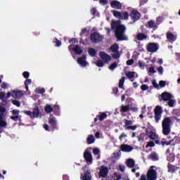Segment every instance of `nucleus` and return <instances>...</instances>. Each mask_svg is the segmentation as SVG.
Returning a JSON list of instances; mask_svg holds the SVG:
<instances>
[{
	"mask_svg": "<svg viewBox=\"0 0 180 180\" xmlns=\"http://www.w3.org/2000/svg\"><path fill=\"white\" fill-rule=\"evenodd\" d=\"M111 29L115 30V35L118 41L129 40V38L124 34L126 33V26L119 24L117 21H113L111 22Z\"/></svg>",
	"mask_w": 180,
	"mask_h": 180,
	"instance_id": "obj_1",
	"label": "nucleus"
},
{
	"mask_svg": "<svg viewBox=\"0 0 180 180\" xmlns=\"http://www.w3.org/2000/svg\"><path fill=\"white\" fill-rule=\"evenodd\" d=\"M172 123V120L170 117H167L164 118L162 122V134L165 136H168L169 133H171V124Z\"/></svg>",
	"mask_w": 180,
	"mask_h": 180,
	"instance_id": "obj_2",
	"label": "nucleus"
},
{
	"mask_svg": "<svg viewBox=\"0 0 180 180\" xmlns=\"http://www.w3.org/2000/svg\"><path fill=\"white\" fill-rule=\"evenodd\" d=\"M68 50L70 53H71V54H72V53H75V54H76L77 56H80V54L84 52V50L81 49V46H79V45L70 44L68 46Z\"/></svg>",
	"mask_w": 180,
	"mask_h": 180,
	"instance_id": "obj_3",
	"label": "nucleus"
},
{
	"mask_svg": "<svg viewBox=\"0 0 180 180\" xmlns=\"http://www.w3.org/2000/svg\"><path fill=\"white\" fill-rule=\"evenodd\" d=\"M164 110H162V107L161 105H157L154 109L155 120L156 123H158L161 120L162 115Z\"/></svg>",
	"mask_w": 180,
	"mask_h": 180,
	"instance_id": "obj_4",
	"label": "nucleus"
},
{
	"mask_svg": "<svg viewBox=\"0 0 180 180\" xmlns=\"http://www.w3.org/2000/svg\"><path fill=\"white\" fill-rule=\"evenodd\" d=\"M23 113L26 115L27 116H30L31 119H34V117H39L40 115V109H39V107H35L33 108V111H27V110H24Z\"/></svg>",
	"mask_w": 180,
	"mask_h": 180,
	"instance_id": "obj_5",
	"label": "nucleus"
},
{
	"mask_svg": "<svg viewBox=\"0 0 180 180\" xmlns=\"http://www.w3.org/2000/svg\"><path fill=\"white\" fill-rule=\"evenodd\" d=\"M153 168H155V166H151L147 172L146 177L148 180H157V171Z\"/></svg>",
	"mask_w": 180,
	"mask_h": 180,
	"instance_id": "obj_6",
	"label": "nucleus"
},
{
	"mask_svg": "<svg viewBox=\"0 0 180 180\" xmlns=\"http://www.w3.org/2000/svg\"><path fill=\"white\" fill-rule=\"evenodd\" d=\"M122 122L124 124V127L125 130L134 131L137 129V125L131 126V124H133L132 120H128L127 119H124L122 120Z\"/></svg>",
	"mask_w": 180,
	"mask_h": 180,
	"instance_id": "obj_7",
	"label": "nucleus"
},
{
	"mask_svg": "<svg viewBox=\"0 0 180 180\" xmlns=\"http://www.w3.org/2000/svg\"><path fill=\"white\" fill-rule=\"evenodd\" d=\"M90 39L93 43H99L100 41H102L103 38L102 37V35H101L99 33L94 32L90 35Z\"/></svg>",
	"mask_w": 180,
	"mask_h": 180,
	"instance_id": "obj_8",
	"label": "nucleus"
},
{
	"mask_svg": "<svg viewBox=\"0 0 180 180\" xmlns=\"http://www.w3.org/2000/svg\"><path fill=\"white\" fill-rule=\"evenodd\" d=\"M130 17L133 22H137L141 18V14L137 10H132L130 13Z\"/></svg>",
	"mask_w": 180,
	"mask_h": 180,
	"instance_id": "obj_9",
	"label": "nucleus"
},
{
	"mask_svg": "<svg viewBox=\"0 0 180 180\" xmlns=\"http://www.w3.org/2000/svg\"><path fill=\"white\" fill-rule=\"evenodd\" d=\"M146 50L149 53H155L158 50V45L156 43L150 42L148 44Z\"/></svg>",
	"mask_w": 180,
	"mask_h": 180,
	"instance_id": "obj_10",
	"label": "nucleus"
},
{
	"mask_svg": "<svg viewBox=\"0 0 180 180\" xmlns=\"http://www.w3.org/2000/svg\"><path fill=\"white\" fill-rule=\"evenodd\" d=\"M108 174H109V169L105 166H101L99 176H101V178H106V176H108Z\"/></svg>",
	"mask_w": 180,
	"mask_h": 180,
	"instance_id": "obj_11",
	"label": "nucleus"
},
{
	"mask_svg": "<svg viewBox=\"0 0 180 180\" xmlns=\"http://www.w3.org/2000/svg\"><path fill=\"white\" fill-rule=\"evenodd\" d=\"M99 56L103 63H108L112 60V57L103 51L100 52Z\"/></svg>",
	"mask_w": 180,
	"mask_h": 180,
	"instance_id": "obj_12",
	"label": "nucleus"
},
{
	"mask_svg": "<svg viewBox=\"0 0 180 180\" xmlns=\"http://www.w3.org/2000/svg\"><path fill=\"white\" fill-rule=\"evenodd\" d=\"M160 98H162V101H164V102H168L169 99H172L173 96L171 93L165 91L160 95Z\"/></svg>",
	"mask_w": 180,
	"mask_h": 180,
	"instance_id": "obj_13",
	"label": "nucleus"
},
{
	"mask_svg": "<svg viewBox=\"0 0 180 180\" xmlns=\"http://www.w3.org/2000/svg\"><path fill=\"white\" fill-rule=\"evenodd\" d=\"M106 117H108V114H106V112H99L98 115H96V117L94 118V123H96L98 120L103 122Z\"/></svg>",
	"mask_w": 180,
	"mask_h": 180,
	"instance_id": "obj_14",
	"label": "nucleus"
},
{
	"mask_svg": "<svg viewBox=\"0 0 180 180\" xmlns=\"http://www.w3.org/2000/svg\"><path fill=\"white\" fill-rule=\"evenodd\" d=\"M167 172L170 174H175L178 169H179V167H176L171 163L167 164Z\"/></svg>",
	"mask_w": 180,
	"mask_h": 180,
	"instance_id": "obj_15",
	"label": "nucleus"
},
{
	"mask_svg": "<svg viewBox=\"0 0 180 180\" xmlns=\"http://www.w3.org/2000/svg\"><path fill=\"white\" fill-rule=\"evenodd\" d=\"M166 37L169 43H174V41L176 40L178 37L176 36V34H174L170 32H167L166 34Z\"/></svg>",
	"mask_w": 180,
	"mask_h": 180,
	"instance_id": "obj_16",
	"label": "nucleus"
},
{
	"mask_svg": "<svg viewBox=\"0 0 180 180\" xmlns=\"http://www.w3.org/2000/svg\"><path fill=\"white\" fill-rule=\"evenodd\" d=\"M146 136L150 139V140H156V139H158V135L155 134L154 131L150 130V131H148V129H146Z\"/></svg>",
	"mask_w": 180,
	"mask_h": 180,
	"instance_id": "obj_17",
	"label": "nucleus"
},
{
	"mask_svg": "<svg viewBox=\"0 0 180 180\" xmlns=\"http://www.w3.org/2000/svg\"><path fill=\"white\" fill-rule=\"evenodd\" d=\"M135 39L139 41H143V40H147L148 39V36L143 32H138L136 35Z\"/></svg>",
	"mask_w": 180,
	"mask_h": 180,
	"instance_id": "obj_18",
	"label": "nucleus"
},
{
	"mask_svg": "<svg viewBox=\"0 0 180 180\" xmlns=\"http://www.w3.org/2000/svg\"><path fill=\"white\" fill-rule=\"evenodd\" d=\"M133 149L134 148L130 145L122 144L120 146V150L124 153H130Z\"/></svg>",
	"mask_w": 180,
	"mask_h": 180,
	"instance_id": "obj_19",
	"label": "nucleus"
},
{
	"mask_svg": "<svg viewBox=\"0 0 180 180\" xmlns=\"http://www.w3.org/2000/svg\"><path fill=\"white\" fill-rule=\"evenodd\" d=\"M49 123L52 128V130H58V127L57 126V121H56V118H49Z\"/></svg>",
	"mask_w": 180,
	"mask_h": 180,
	"instance_id": "obj_20",
	"label": "nucleus"
},
{
	"mask_svg": "<svg viewBox=\"0 0 180 180\" xmlns=\"http://www.w3.org/2000/svg\"><path fill=\"white\" fill-rule=\"evenodd\" d=\"M110 6L113 8V9H122V4L117 0L111 1Z\"/></svg>",
	"mask_w": 180,
	"mask_h": 180,
	"instance_id": "obj_21",
	"label": "nucleus"
},
{
	"mask_svg": "<svg viewBox=\"0 0 180 180\" xmlns=\"http://www.w3.org/2000/svg\"><path fill=\"white\" fill-rule=\"evenodd\" d=\"M84 158L86 162H92L93 161L92 154H91V152H88L86 150L84 151Z\"/></svg>",
	"mask_w": 180,
	"mask_h": 180,
	"instance_id": "obj_22",
	"label": "nucleus"
},
{
	"mask_svg": "<svg viewBox=\"0 0 180 180\" xmlns=\"http://www.w3.org/2000/svg\"><path fill=\"white\" fill-rule=\"evenodd\" d=\"M86 56H83L82 57H80V58H77V63H78V64L82 65V67H85L86 65Z\"/></svg>",
	"mask_w": 180,
	"mask_h": 180,
	"instance_id": "obj_23",
	"label": "nucleus"
},
{
	"mask_svg": "<svg viewBox=\"0 0 180 180\" xmlns=\"http://www.w3.org/2000/svg\"><path fill=\"white\" fill-rule=\"evenodd\" d=\"M148 27L150 29H153L154 30H156V29H158V25L155 23V21L151 20L148 22Z\"/></svg>",
	"mask_w": 180,
	"mask_h": 180,
	"instance_id": "obj_24",
	"label": "nucleus"
},
{
	"mask_svg": "<svg viewBox=\"0 0 180 180\" xmlns=\"http://www.w3.org/2000/svg\"><path fill=\"white\" fill-rule=\"evenodd\" d=\"M148 160H152V161H158V155H157V153L155 152H153L149 155L148 157Z\"/></svg>",
	"mask_w": 180,
	"mask_h": 180,
	"instance_id": "obj_25",
	"label": "nucleus"
},
{
	"mask_svg": "<svg viewBox=\"0 0 180 180\" xmlns=\"http://www.w3.org/2000/svg\"><path fill=\"white\" fill-rule=\"evenodd\" d=\"M134 165H136V162L133 159H128L127 160V166L129 168H134Z\"/></svg>",
	"mask_w": 180,
	"mask_h": 180,
	"instance_id": "obj_26",
	"label": "nucleus"
},
{
	"mask_svg": "<svg viewBox=\"0 0 180 180\" xmlns=\"http://www.w3.org/2000/svg\"><path fill=\"white\" fill-rule=\"evenodd\" d=\"M56 116H60V105L56 104L53 105V111Z\"/></svg>",
	"mask_w": 180,
	"mask_h": 180,
	"instance_id": "obj_27",
	"label": "nucleus"
},
{
	"mask_svg": "<svg viewBox=\"0 0 180 180\" xmlns=\"http://www.w3.org/2000/svg\"><path fill=\"white\" fill-rule=\"evenodd\" d=\"M109 50L112 53H116V52L119 51V45L117 44L111 45Z\"/></svg>",
	"mask_w": 180,
	"mask_h": 180,
	"instance_id": "obj_28",
	"label": "nucleus"
},
{
	"mask_svg": "<svg viewBox=\"0 0 180 180\" xmlns=\"http://www.w3.org/2000/svg\"><path fill=\"white\" fill-rule=\"evenodd\" d=\"M82 179L83 180H91V179H92V177L91 176V172L89 170L84 172V174L82 176Z\"/></svg>",
	"mask_w": 180,
	"mask_h": 180,
	"instance_id": "obj_29",
	"label": "nucleus"
},
{
	"mask_svg": "<svg viewBox=\"0 0 180 180\" xmlns=\"http://www.w3.org/2000/svg\"><path fill=\"white\" fill-rule=\"evenodd\" d=\"M13 98H15L16 96L17 98H22L23 96V91H13L12 94Z\"/></svg>",
	"mask_w": 180,
	"mask_h": 180,
	"instance_id": "obj_30",
	"label": "nucleus"
},
{
	"mask_svg": "<svg viewBox=\"0 0 180 180\" xmlns=\"http://www.w3.org/2000/svg\"><path fill=\"white\" fill-rule=\"evenodd\" d=\"M130 110V105H121L120 112L121 113H126V112H129Z\"/></svg>",
	"mask_w": 180,
	"mask_h": 180,
	"instance_id": "obj_31",
	"label": "nucleus"
},
{
	"mask_svg": "<svg viewBox=\"0 0 180 180\" xmlns=\"http://www.w3.org/2000/svg\"><path fill=\"white\" fill-rule=\"evenodd\" d=\"M172 141H174V139L167 141L166 139H162L161 141V146H162V147H165V146H171Z\"/></svg>",
	"mask_w": 180,
	"mask_h": 180,
	"instance_id": "obj_32",
	"label": "nucleus"
},
{
	"mask_svg": "<svg viewBox=\"0 0 180 180\" xmlns=\"http://www.w3.org/2000/svg\"><path fill=\"white\" fill-rule=\"evenodd\" d=\"M120 19L121 20H127V19H129V13L127 12L121 13Z\"/></svg>",
	"mask_w": 180,
	"mask_h": 180,
	"instance_id": "obj_33",
	"label": "nucleus"
},
{
	"mask_svg": "<svg viewBox=\"0 0 180 180\" xmlns=\"http://www.w3.org/2000/svg\"><path fill=\"white\" fill-rule=\"evenodd\" d=\"M129 79H133L136 77V72H128L125 74Z\"/></svg>",
	"mask_w": 180,
	"mask_h": 180,
	"instance_id": "obj_34",
	"label": "nucleus"
},
{
	"mask_svg": "<svg viewBox=\"0 0 180 180\" xmlns=\"http://www.w3.org/2000/svg\"><path fill=\"white\" fill-rule=\"evenodd\" d=\"M46 113H51L53 112V107L50 104H46L44 107Z\"/></svg>",
	"mask_w": 180,
	"mask_h": 180,
	"instance_id": "obj_35",
	"label": "nucleus"
},
{
	"mask_svg": "<svg viewBox=\"0 0 180 180\" xmlns=\"http://www.w3.org/2000/svg\"><path fill=\"white\" fill-rule=\"evenodd\" d=\"M94 143H95V137H94V135H89L87 137V143L94 144Z\"/></svg>",
	"mask_w": 180,
	"mask_h": 180,
	"instance_id": "obj_36",
	"label": "nucleus"
},
{
	"mask_svg": "<svg viewBox=\"0 0 180 180\" xmlns=\"http://www.w3.org/2000/svg\"><path fill=\"white\" fill-rule=\"evenodd\" d=\"M167 161H169L170 162H174V161H175V154L169 153L167 158Z\"/></svg>",
	"mask_w": 180,
	"mask_h": 180,
	"instance_id": "obj_37",
	"label": "nucleus"
},
{
	"mask_svg": "<svg viewBox=\"0 0 180 180\" xmlns=\"http://www.w3.org/2000/svg\"><path fill=\"white\" fill-rule=\"evenodd\" d=\"M89 54L91 57H95L96 56V50L93 48L89 49Z\"/></svg>",
	"mask_w": 180,
	"mask_h": 180,
	"instance_id": "obj_38",
	"label": "nucleus"
},
{
	"mask_svg": "<svg viewBox=\"0 0 180 180\" xmlns=\"http://www.w3.org/2000/svg\"><path fill=\"white\" fill-rule=\"evenodd\" d=\"M175 100L170 98L167 101V105L169 108H174V106H175Z\"/></svg>",
	"mask_w": 180,
	"mask_h": 180,
	"instance_id": "obj_39",
	"label": "nucleus"
},
{
	"mask_svg": "<svg viewBox=\"0 0 180 180\" xmlns=\"http://www.w3.org/2000/svg\"><path fill=\"white\" fill-rule=\"evenodd\" d=\"M126 79V77H122L119 82V88H123V85H124V80Z\"/></svg>",
	"mask_w": 180,
	"mask_h": 180,
	"instance_id": "obj_40",
	"label": "nucleus"
},
{
	"mask_svg": "<svg viewBox=\"0 0 180 180\" xmlns=\"http://www.w3.org/2000/svg\"><path fill=\"white\" fill-rule=\"evenodd\" d=\"M155 143H154V141H150L146 144V148H148V147L153 148V147H155Z\"/></svg>",
	"mask_w": 180,
	"mask_h": 180,
	"instance_id": "obj_41",
	"label": "nucleus"
},
{
	"mask_svg": "<svg viewBox=\"0 0 180 180\" xmlns=\"http://www.w3.org/2000/svg\"><path fill=\"white\" fill-rule=\"evenodd\" d=\"M96 65L97 67H103L105 65V63H103V60H99L96 63Z\"/></svg>",
	"mask_w": 180,
	"mask_h": 180,
	"instance_id": "obj_42",
	"label": "nucleus"
},
{
	"mask_svg": "<svg viewBox=\"0 0 180 180\" xmlns=\"http://www.w3.org/2000/svg\"><path fill=\"white\" fill-rule=\"evenodd\" d=\"M112 58L117 59L120 58V53H119V51L117 52H114V53L112 55Z\"/></svg>",
	"mask_w": 180,
	"mask_h": 180,
	"instance_id": "obj_43",
	"label": "nucleus"
},
{
	"mask_svg": "<svg viewBox=\"0 0 180 180\" xmlns=\"http://www.w3.org/2000/svg\"><path fill=\"white\" fill-rule=\"evenodd\" d=\"M122 14V13L117 11H114L112 12V15H114V16L115 18H118V19H120V15Z\"/></svg>",
	"mask_w": 180,
	"mask_h": 180,
	"instance_id": "obj_44",
	"label": "nucleus"
},
{
	"mask_svg": "<svg viewBox=\"0 0 180 180\" xmlns=\"http://www.w3.org/2000/svg\"><path fill=\"white\" fill-rule=\"evenodd\" d=\"M11 102L13 105H15V106H17V108H20V102L18 100H11Z\"/></svg>",
	"mask_w": 180,
	"mask_h": 180,
	"instance_id": "obj_45",
	"label": "nucleus"
},
{
	"mask_svg": "<svg viewBox=\"0 0 180 180\" xmlns=\"http://www.w3.org/2000/svg\"><path fill=\"white\" fill-rule=\"evenodd\" d=\"M152 85L156 89H160V84L157 83V81L153 80L152 82Z\"/></svg>",
	"mask_w": 180,
	"mask_h": 180,
	"instance_id": "obj_46",
	"label": "nucleus"
},
{
	"mask_svg": "<svg viewBox=\"0 0 180 180\" xmlns=\"http://www.w3.org/2000/svg\"><path fill=\"white\" fill-rule=\"evenodd\" d=\"M159 85L161 88H164L167 85V82L164 80H160L159 82Z\"/></svg>",
	"mask_w": 180,
	"mask_h": 180,
	"instance_id": "obj_47",
	"label": "nucleus"
},
{
	"mask_svg": "<svg viewBox=\"0 0 180 180\" xmlns=\"http://www.w3.org/2000/svg\"><path fill=\"white\" fill-rule=\"evenodd\" d=\"M117 67V63H113L109 66V70H113Z\"/></svg>",
	"mask_w": 180,
	"mask_h": 180,
	"instance_id": "obj_48",
	"label": "nucleus"
},
{
	"mask_svg": "<svg viewBox=\"0 0 180 180\" xmlns=\"http://www.w3.org/2000/svg\"><path fill=\"white\" fill-rule=\"evenodd\" d=\"M158 72H159L160 75H162V74H164V68H162V66L158 68Z\"/></svg>",
	"mask_w": 180,
	"mask_h": 180,
	"instance_id": "obj_49",
	"label": "nucleus"
},
{
	"mask_svg": "<svg viewBox=\"0 0 180 180\" xmlns=\"http://www.w3.org/2000/svg\"><path fill=\"white\" fill-rule=\"evenodd\" d=\"M53 40H54L57 47H60V46H61V41L58 40V39L55 38Z\"/></svg>",
	"mask_w": 180,
	"mask_h": 180,
	"instance_id": "obj_50",
	"label": "nucleus"
},
{
	"mask_svg": "<svg viewBox=\"0 0 180 180\" xmlns=\"http://www.w3.org/2000/svg\"><path fill=\"white\" fill-rule=\"evenodd\" d=\"M36 91L37 94H44V92H46V89H44V88L37 89Z\"/></svg>",
	"mask_w": 180,
	"mask_h": 180,
	"instance_id": "obj_51",
	"label": "nucleus"
},
{
	"mask_svg": "<svg viewBox=\"0 0 180 180\" xmlns=\"http://www.w3.org/2000/svg\"><path fill=\"white\" fill-rule=\"evenodd\" d=\"M22 76L24 77V78L27 79V78H29V77H30V73H29V72H24L22 73Z\"/></svg>",
	"mask_w": 180,
	"mask_h": 180,
	"instance_id": "obj_52",
	"label": "nucleus"
},
{
	"mask_svg": "<svg viewBox=\"0 0 180 180\" xmlns=\"http://www.w3.org/2000/svg\"><path fill=\"white\" fill-rule=\"evenodd\" d=\"M69 43H72V44H75L78 43V39H77V38H72L70 40H69Z\"/></svg>",
	"mask_w": 180,
	"mask_h": 180,
	"instance_id": "obj_53",
	"label": "nucleus"
},
{
	"mask_svg": "<svg viewBox=\"0 0 180 180\" xmlns=\"http://www.w3.org/2000/svg\"><path fill=\"white\" fill-rule=\"evenodd\" d=\"M88 32V30H86V28H83L81 31V33H80V36L81 37H84V34H85V33H86Z\"/></svg>",
	"mask_w": 180,
	"mask_h": 180,
	"instance_id": "obj_54",
	"label": "nucleus"
},
{
	"mask_svg": "<svg viewBox=\"0 0 180 180\" xmlns=\"http://www.w3.org/2000/svg\"><path fill=\"white\" fill-rule=\"evenodd\" d=\"M141 89V91H147V89H148V86L147 84H142Z\"/></svg>",
	"mask_w": 180,
	"mask_h": 180,
	"instance_id": "obj_55",
	"label": "nucleus"
},
{
	"mask_svg": "<svg viewBox=\"0 0 180 180\" xmlns=\"http://www.w3.org/2000/svg\"><path fill=\"white\" fill-rule=\"evenodd\" d=\"M99 153H101V150H99L98 148H94L93 149V153L94 154V155H98L99 154Z\"/></svg>",
	"mask_w": 180,
	"mask_h": 180,
	"instance_id": "obj_56",
	"label": "nucleus"
},
{
	"mask_svg": "<svg viewBox=\"0 0 180 180\" xmlns=\"http://www.w3.org/2000/svg\"><path fill=\"white\" fill-rule=\"evenodd\" d=\"M149 72H151L152 74H155L157 71H155L154 66H151L149 68Z\"/></svg>",
	"mask_w": 180,
	"mask_h": 180,
	"instance_id": "obj_57",
	"label": "nucleus"
},
{
	"mask_svg": "<svg viewBox=\"0 0 180 180\" xmlns=\"http://www.w3.org/2000/svg\"><path fill=\"white\" fill-rule=\"evenodd\" d=\"M6 121H4V120L0 121L1 127H6Z\"/></svg>",
	"mask_w": 180,
	"mask_h": 180,
	"instance_id": "obj_58",
	"label": "nucleus"
},
{
	"mask_svg": "<svg viewBox=\"0 0 180 180\" xmlns=\"http://www.w3.org/2000/svg\"><path fill=\"white\" fill-rule=\"evenodd\" d=\"M90 12L93 15V16H95V15H96V8L95 7L92 8Z\"/></svg>",
	"mask_w": 180,
	"mask_h": 180,
	"instance_id": "obj_59",
	"label": "nucleus"
},
{
	"mask_svg": "<svg viewBox=\"0 0 180 180\" xmlns=\"http://www.w3.org/2000/svg\"><path fill=\"white\" fill-rule=\"evenodd\" d=\"M119 169L121 172H124V169H126V167H124V165H120Z\"/></svg>",
	"mask_w": 180,
	"mask_h": 180,
	"instance_id": "obj_60",
	"label": "nucleus"
},
{
	"mask_svg": "<svg viewBox=\"0 0 180 180\" xmlns=\"http://www.w3.org/2000/svg\"><path fill=\"white\" fill-rule=\"evenodd\" d=\"M6 112V108L4 106H0V113H5Z\"/></svg>",
	"mask_w": 180,
	"mask_h": 180,
	"instance_id": "obj_61",
	"label": "nucleus"
},
{
	"mask_svg": "<svg viewBox=\"0 0 180 180\" xmlns=\"http://www.w3.org/2000/svg\"><path fill=\"white\" fill-rule=\"evenodd\" d=\"M123 137H127V135L125 133H122L120 136L119 139L120 141H123Z\"/></svg>",
	"mask_w": 180,
	"mask_h": 180,
	"instance_id": "obj_62",
	"label": "nucleus"
},
{
	"mask_svg": "<svg viewBox=\"0 0 180 180\" xmlns=\"http://www.w3.org/2000/svg\"><path fill=\"white\" fill-rule=\"evenodd\" d=\"M99 3L101 5H108V0H100Z\"/></svg>",
	"mask_w": 180,
	"mask_h": 180,
	"instance_id": "obj_63",
	"label": "nucleus"
},
{
	"mask_svg": "<svg viewBox=\"0 0 180 180\" xmlns=\"http://www.w3.org/2000/svg\"><path fill=\"white\" fill-rule=\"evenodd\" d=\"M12 115H15L16 116H19V110H13Z\"/></svg>",
	"mask_w": 180,
	"mask_h": 180,
	"instance_id": "obj_64",
	"label": "nucleus"
}]
</instances>
